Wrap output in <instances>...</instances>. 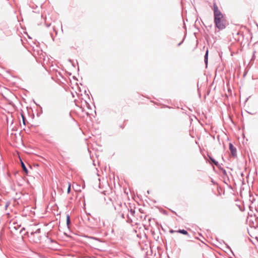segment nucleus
<instances>
[{
	"label": "nucleus",
	"mask_w": 258,
	"mask_h": 258,
	"mask_svg": "<svg viewBox=\"0 0 258 258\" xmlns=\"http://www.w3.org/2000/svg\"><path fill=\"white\" fill-rule=\"evenodd\" d=\"M213 11L216 27L219 30L225 29L227 25V20L215 3L213 4Z\"/></svg>",
	"instance_id": "1"
},
{
	"label": "nucleus",
	"mask_w": 258,
	"mask_h": 258,
	"mask_svg": "<svg viewBox=\"0 0 258 258\" xmlns=\"http://www.w3.org/2000/svg\"><path fill=\"white\" fill-rule=\"evenodd\" d=\"M229 149L232 155L235 156L236 155V150L231 143L229 144Z\"/></svg>",
	"instance_id": "2"
},
{
	"label": "nucleus",
	"mask_w": 258,
	"mask_h": 258,
	"mask_svg": "<svg viewBox=\"0 0 258 258\" xmlns=\"http://www.w3.org/2000/svg\"><path fill=\"white\" fill-rule=\"evenodd\" d=\"M29 232H30L31 235H34L35 233H40V229H37L35 231H34V230L32 229H29V231H28L27 232L29 233Z\"/></svg>",
	"instance_id": "3"
},
{
	"label": "nucleus",
	"mask_w": 258,
	"mask_h": 258,
	"mask_svg": "<svg viewBox=\"0 0 258 258\" xmlns=\"http://www.w3.org/2000/svg\"><path fill=\"white\" fill-rule=\"evenodd\" d=\"M21 166H22V167L23 170L25 171V172L27 173H28V170L26 168L24 163L22 161H21Z\"/></svg>",
	"instance_id": "4"
},
{
	"label": "nucleus",
	"mask_w": 258,
	"mask_h": 258,
	"mask_svg": "<svg viewBox=\"0 0 258 258\" xmlns=\"http://www.w3.org/2000/svg\"><path fill=\"white\" fill-rule=\"evenodd\" d=\"M176 232L181 233L184 235H188L187 232L186 230H183H183H179L177 231Z\"/></svg>",
	"instance_id": "5"
},
{
	"label": "nucleus",
	"mask_w": 258,
	"mask_h": 258,
	"mask_svg": "<svg viewBox=\"0 0 258 258\" xmlns=\"http://www.w3.org/2000/svg\"><path fill=\"white\" fill-rule=\"evenodd\" d=\"M11 222L12 223V224H13L12 226L16 229H17L20 226V225H17V223H16L15 222Z\"/></svg>",
	"instance_id": "6"
},
{
	"label": "nucleus",
	"mask_w": 258,
	"mask_h": 258,
	"mask_svg": "<svg viewBox=\"0 0 258 258\" xmlns=\"http://www.w3.org/2000/svg\"><path fill=\"white\" fill-rule=\"evenodd\" d=\"M208 50H207L205 56V60L206 63H207L208 61Z\"/></svg>",
	"instance_id": "7"
},
{
	"label": "nucleus",
	"mask_w": 258,
	"mask_h": 258,
	"mask_svg": "<svg viewBox=\"0 0 258 258\" xmlns=\"http://www.w3.org/2000/svg\"><path fill=\"white\" fill-rule=\"evenodd\" d=\"M71 187V183L70 182H69V183H68V189H67V193L68 194H69L70 192Z\"/></svg>",
	"instance_id": "8"
},
{
	"label": "nucleus",
	"mask_w": 258,
	"mask_h": 258,
	"mask_svg": "<svg viewBox=\"0 0 258 258\" xmlns=\"http://www.w3.org/2000/svg\"><path fill=\"white\" fill-rule=\"evenodd\" d=\"M21 116H22V120H23V123L24 124V125H26L25 118L24 115L22 113L21 114Z\"/></svg>",
	"instance_id": "9"
},
{
	"label": "nucleus",
	"mask_w": 258,
	"mask_h": 258,
	"mask_svg": "<svg viewBox=\"0 0 258 258\" xmlns=\"http://www.w3.org/2000/svg\"><path fill=\"white\" fill-rule=\"evenodd\" d=\"M70 222V217L69 215H67V224L69 225Z\"/></svg>",
	"instance_id": "10"
},
{
	"label": "nucleus",
	"mask_w": 258,
	"mask_h": 258,
	"mask_svg": "<svg viewBox=\"0 0 258 258\" xmlns=\"http://www.w3.org/2000/svg\"><path fill=\"white\" fill-rule=\"evenodd\" d=\"M212 161H213V162L215 163V164L217 165V162H215V161H213V160H212Z\"/></svg>",
	"instance_id": "11"
},
{
	"label": "nucleus",
	"mask_w": 258,
	"mask_h": 258,
	"mask_svg": "<svg viewBox=\"0 0 258 258\" xmlns=\"http://www.w3.org/2000/svg\"><path fill=\"white\" fill-rule=\"evenodd\" d=\"M173 232H174V231H173V230H171V231H170V232H171V233H173Z\"/></svg>",
	"instance_id": "12"
}]
</instances>
